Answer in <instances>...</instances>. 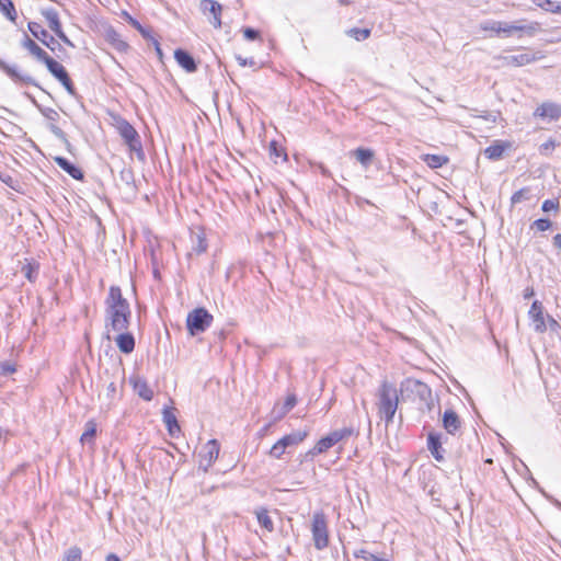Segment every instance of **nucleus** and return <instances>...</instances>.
Instances as JSON below:
<instances>
[{
	"label": "nucleus",
	"instance_id": "16",
	"mask_svg": "<svg viewBox=\"0 0 561 561\" xmlns=\"http://www.w3.org/2000/svg\"><path fill=\"white\" fill-rule=\"evenodd\" d=\"M337 443L340 442L337 440L336 434L334 433V431H332L327 436L322 437L316 444V446L306 454V456L314 457L317 455L323 454Z\"/></svg>",
	"mask_w": 561,
	"mask_h": 561
},
{
	"label": "nucleus",
	"instance_id": "12",
	"mask_svg": "<svg viewBox=\"0 0 561 561\" xmlns=\"http://www.w3.org/2000/svg\"><path fill=\"white\" fill-rule=\"evenodd\" d=\"M199 9L205 15L209 14L213 16L209 22L215 28L221 27L222 5L219 2L215 0H202Z\"/></svg>",
	"mask_w": 561,
	"mask_h": 561
},
{
	"label": "nucleus",
	"instance_id": "22",
	"mask_svg": "<svg viewBox=\"0 0 561 561\" xmlns=\"http://www.w3.org/2000/svg\"><path fill=\"white\" fill-rule=\"evenodd\" d=\"M529 317L535 323V330L537 332H545L547 327L543 318V307L540 301L535 300L529 310Z\"/></svg>",
	"mask_w": 561,
	"mask_h": 561
},
{
	"label": "nucleus",
	"instance_id": "54",
	"mask_svg": "<svg viewBox=\"0 0 561 561\" xmlns=\"http://www.w3.org/2000/svg\"><path fill=\"white\" fill-rule=\"evenodd\" d=\"M242 32H243L244 38L248 41H255V39L260 38V32L255 28L244 27Z\"/></svg>",
	"mask_w": 561,
	"mask_h": 561
},
{
	"label": "nucleus",
	"instance_id": "61",
	"mask_svg": "<svg viewBox=\"0 0 561 561\" xmlns=\"http://www.w3.org/2000/svg\"><path fill=\"white\" fill-rule=\"evenodd\" d=\"M122 178H123L124 180L128 181L129 179H131V178H133V173H131V171H130V170L123 171V172H122Z\"/></svg>",
	"mask_w": 561,
	"mask_h": 561
},
{
	"label": "nucleus",
	"instance_id": "23",
	"mask_svg": "<svg viewBox=\"0 0 561 561\" xmlns=\"http://www.w3.org/2000/svg\"><path fill=\"white\" fill-rule=\"evenodd\" d=\"M130 383L133 385L134 391L144 400L151 401L153 398V391L148 386L146 379L141 377H133L130 378Z\"/></svg>",
	"mask_w": 561,
	"mask_h": 561
},
{
	"label": "nucleus",
	"instance_id": "35",
	"mask_svg": "<svg viewBox=\"0 0 561 561\" xmlns=\"http://www.w3.org/2000/svg\"><path fill=\"white\" fill-rule=\"evenodd\" d=\"M296 403H297L296 396L289 394L278 411L276 408L273 410V413L275 414V419L277 420V419L283 417L286 413H288L296 405Z\"/></svg>",
	"mask_w": 561,
	"mask_h": 561
},
{
	"label": "nucleus",
	"instance_id": "63",
	"mask_svg": "<svg viewBox=\"0 0 561 561\" xmlns=\"http://www.w3.org/2000/svg\"><path fill=\"white\" fill-rule=\"evenodd\" d=\"M319 168H320V172H321L322 175L331 176L330 171L324 165L321 164Z\"/></svg>",
	"mask_w": 561,
	"mask_h": 561
},
{
	"label": "nucleus",
	"instance_id": "59",
	"mask_svg": "<svg viewBox=\"0 0 561 561\" xmlns=\"http://www.w3.org/2000/svg\"><path fill=\"white\" fill-rule=\"evenodd\" d=\"M147 41L154 47V50L160 47V43L152 34L147 38Z\"/></svg>",
	"mask_w": 561,
	"mask_h": 561
},
{
	"label": "nucleus",
	"instance_id": "31",
	"mask_svg": "<svg viewBox=\"0 0 561 561\" xmlns=\"http://www.w3.org/2000/svg\"><path fill=\"white\" fill-rule=\"evenodd\" d=\"M423 161L432 169H438L447 164L449 159L440 154H425Z\"/></svg>",
	"mask_w": 561,
	"mask_h": 561
},
{
	"label": "nucleus",
	"instance_id": "15",
	"mask_svg": "<svg viewBox=\"0 0 561 561\" xmlns=\"http://www.w3.org/2000/svg\"><path fill=\"white\" fill-rule=\"evenodd\" d=\"M442 443V434L436 432H430L427 435V449L431 451L435 460L444 461V453Z\"/></svg>",
	"mask_w": 561,
	"mask_h": 561
},
{
	"label": "nucleus",
	"instance_id": "27",
	"mask_svg": "<svg viewBox=\"0 0 561 561\" xmlns=\"http://www.w3.org/2000/svg\"><path fill=\"white\" fill-rule=\"evenodd\" d=\"M308 436V431H296L288 435L283 436L279 440L284 448L296 446L305 440Z\"/></svg>",
	"mask_w": 561,
	"mask_h": 561
},
{
	"label": "nucleus",
	"instance_id": "24",
	"mask_svg": "<svg viewBox=\"0 0 561 561\" xmlns=\"http://www.w3.org/2000/svg\"><path fill=\"white\" fill-rule=\"evenodd\" d=\"M192 241V251L196 254H202L206 252L208 244L205 238V232L202 228H196V230H192L191 233Z\"/></svg>",
	"mask_w": 561,
	"mask_h": 561
},
{
	"label": "nucleus",
	"instance_id": "2",
	"mask_svg": "<svg viewBox=\"0 0 561 561\" xmlns=\"http://www.w3.org/2000/svg\"><path fill=\"white\" fill-rule=\"evenodd\" d=\"M378 413L388 425L393 421L398 409L399 396L396 387L388 381H383L378 389Z\"/></svg>",
	"mask_w": 561,
	"mask_h": 561
},
{
	"label": "nucleus",
	"instance_id": "64",
	"mask_svg": "<svg viewBox=\"0 0 561 561\" xmlns=\"http://www.w3.org/2000/svg\"><path fill=\"white\" fill-rule=\"evenodd\" d=\"M156 53H157L158 58L161 60V59H162V57H163V53H162L161 47L157 48V49H156Z\"/></svg>",
	"mask_w": 561,
	"mask_h": 561
},
{
	"label": "nucleus",
	"instance_id": "19",
	"mask_svg": "<svg viewBox=\"0 0 561 561\" xmlns=\"http://www.w3.org/2000/svg\"><path fill=\"white\" fill-rule=\"evenodd\" d=\"M21 46L30 51L38 61L45 62L49 55L39 47L26 33L23 34Z\"/></svg>",
	"mask_w": 561,
	"mask_h": 561
},
{
	"label": "nucleus",
	"instance_id": "46",
	"mask_svg": "<svg viewBox=\"0 0 561 561\" xmlns=\"http://www.w3.org/2000/svg\"><path fill=\"white\" fill-rule=\"evenodd\" d=\"M354 557L358 559H364L366 561H389L387 559L379 558L378 556L369 552L366 549H359L354 552Z\"/></svg>",
	"mask_w": 561,
	"mask_h": 561
},
{
	"label": "nucleus",
	"instance_id": "38",
	"mask_svg": "<svg viewBox=\"0 0 561 561\" xmlns=\"http://www.w3.org/2000/svg\"><path fill=\"white\" fill-rule=\"evenodd\" d=\"M345 33L347 36L356 39L357 42H363L370 36L371 30L370 28L353 27V28L347 30Z\"/></svg>",
	"mask_w": 561,
	"mask_h": 561
},
{
	"label": "nucleus",
	"instance_id": "9",
	"mask_svg": "<svg viewBox=\"0 0 561 561\" xmlns=\"http://www.w3.org/2000/svg\"><path fill=\"white\" fill-rule=\"evenodd\" d=\"M0 69L15 83L37 85L36 80L26 72H22L16 65H9L0 58Z\"/></svg>",
	"mask_w": 561,
	"mask_h": 561
},
{
	"label": "nucleus",
	"instance_id": "13",
	"mask_svg": "<svg viewBox=\"0 0 561 561\" xmlns=\"http://www.w3.org/2000/svg\"><path fill=\"white\" fill-rule=\"evenodd\" d=\"M539 58L540 57L537 56V53H533L531 50H526L518 55L503 56L500 59L503 61V65H505V66L520 67V66L528 65Z\"/></svg>",
	"mask_w": 561,
	"mask_h": 561
},
{
	"label": "nucleus",
	"instance_id": "49",
	"mask_svg": "<svg viewBox=\"0 0 561 561\" xmlns=\"http://www.w3.org/2000/svg\"><path fill=\"white\" fill-rule=\"evenodd\" d=\"M560 209V203H559V199H546L543 201L542 205H541V210L543 213H550V211H554L556 214L559 211Z\"/></svg>",
	"mask_w": 561,
	"mask_h": 561
},
{
	"label": "nucleus",
	"instance_id": "29",
	"mask_svg": "<svg viewBox=\"0 0 561 561\" xmlns=\"http://www.w3.org/2000/svg\"><path fill=\"white\" fill-rule=\"evenodd\" d=\"M163 422L165 423L169 433L173 436L175 431H180V426L176 420L175 414L172 410L164 408L163 409Z\"/></svg>",
	"mask_w": 561,
	"mask_h": 561
},
{
	"label": "nucleus",
	"instance_id": "41",
	"mask_svg": "<svg viewBox=\"0 0 561 561\" xmlns=\"http://www.w3.org/2000/svg\"><path fill=\"white\" fill-rule=\"evenodd\" d=\"M57 80L62 84V87L66 89V91L70 95H72V96L77 95L75 84H73L71 78L69 77L68 71L64 72L62 76L59 77Z\"/></svg>",
	"mask_w": 561,
	"mask_h": 561
},
{
	"label": "nucleus",
	"instance_id": "1",
	"mask_svg": "<svg viewBox=\"0 0 561 561\" xmlns=\"http://www.w3.org/2000/svg\"><path fill=\"white\" fill-rule=\"evenodd\" d=\"M105 304L107 325L113 331H126L130 324L131 311L129 302L123 297L118 286L110 287Z\"/></svg>",
	"mask_w": 561,
	"mask_h": 561
},
{
	"label": "nucleus",
	"instance_id": "58",
	"mask_svg": "<svg viewBox=\"0 0 561 561\" xmlns=\"http://www.w3.org/2000/svg\"><path fill=\"white\" fill-rule=\"evenodd\" d=\"M552 244L561 250V233H557L553 238H552Z\"/></svg>",
	"mask_w": 561,
	"mask_h": 561
},
{
	"label": "nucleus",
	"instance_id": "20",
	"mask_svg": "<svg viewBox=\"0 0 561 561\" xmlns=\"http://www.w3.org/2000/svg\"><path fill=\"white\" fill-rule=\"evenodd\" d=\"M176 62L187 72H195L197 65L194 57L185 49L178 48L174 51Z\"/></svg>",
	"mask_w": 561,
	"mask_h": 561
},
{
	"label": "nucleus",
	"instance_id": "44",
	"mask_svg": "<svg viewBox=\"0 0 561 561\" xmlns=\"http://www.w3.org/2000/svg\"><path fill=\"white\" fill-rule=\"evenodd\" d=\"M57 80L62 84V87L66 89V91L70 95H72V96L77 95L75 84H73L71 78L69 77L68 71L64 72L62 76L59 77Z\"/></svg>",
	"mask_w": 561,
	"mask_h": 561
},
{
	"label": "nucleus",
	"instance_id": "51",
	"mask_svg": "<svg viewBox=\"0 0 561 561\" xmlns=\"http://www.w3.org/2000/svg\"><path fill=\"white\" fill-rule=\"evenodd\" d=\"M22 273L30 282H34L37 275V267L26 264L22 267Z\"/></svg>",
	"mask_w": 561,
	"mask_h": 561
},
{
	"label": "nucleus",
	"instance_id": "47",
	"mask_svg": "<svg viewBox=\"0 0 561 561\" xmlns=\"http://www.w3.org/2000/svg\"><path fill=\"white\" fill-rule=\"evenodd\" d=\"M334 433L336 434L339 442L345 440L353 435H358V432L352 426L335 430Z\"/></svg>",
	"mask_w": 561,
	"mask_h": 561
},
{
	"label": "nucleus",
	"instance_id": "56",
	"mask_svg": "<svg viewBox=\"0 0 561 561\" xmlns=\"http://www.w3.org/2000/svg\"><path fill=\"white\" fill-rule=\"evenodd\" d=\"M56 35L68 46L75 47L73 43L69 39V37L65 34V32L61 30L56 33Z\"/></svg>",
	"mask_w": 561,
	"mask_h": 561
},
{
	"label": "nucleus",
	"instance_id": "10",
	"mask_svg": "<svg viewBox=\"0 0 561 561\" xmlns=\"http://www.w3.org/2000/svg\"><path fill=\"white\" fill-rule=\"evenodd\" d=\"M480 27L483 31H492L497 34H500V33L511 34L512 32L526 31V30L533 32L536 28L534 25L524 26V25L508 24L505 22L492 21V20L481 23Z\"/></svg>",
	"mask_w": 561,
	"mask_h": 561
},
{
	"label": "nucleus",
	"instance_id": "30",
	"mask_svg": "<svg viewBox=\"0 0 561 561\" xmlns=\"http://www.w3.org/2000/svg\"><path fill=\"white\" fill-rule=\"evenodd\" d=\"M353 154L357 159L358 162H360L365 168H367L374 158V151L368 148H357L353 151Z\"/></svg>",
	"mask_w": 561,
	"mask_h": 561
},
{
	"label": "nucleus",
	"instance_id": "14",
	"mask_svg": "<svg viewBox=\"0 0 561 561\" xmlns=\"http://www.w3.org/2000/svg\"><path fill=\"white\" fill-rule=\"evenodd\" d=\"M104 38L112 46V48H114L115 50H117L119 53H125L129 48V45L127 44V42L112 26H108L105 28Z\"/></svg>",
	"mask_w": 561,
	"mask_h": 561
},
{
	"label": "nucleus",
	"instance_id": "62",
	"mask_svg": "<svg viewBox=\"0 0 561 561\" xmlns=\"http://www.w3.org/2000/svg\"><path fill=\"white\" fill-rule=\"evenodd\" d=\"M105 561H121V559L115 553H110Z\"/></svg>",
	"mask_w": 561,
	"mask_h": 561
},
{
	"label": "nucleus",
	"instance_id": "25",
	"mask_svg": "<svg viewBox=\"0 0 561 561\" xmlns=\"http://www.w3.org/2000/svg\"><path fill=\"white\" fill-rule=\"evenodd\" d=\"M507 148H511L510 142L495 140L492 145L485 148L484 156L490 160H499L503 157V153Z\"/></svg>",
	"mask_w": 561,
	"mask_h": 561
},
{
	"label": "nucleus",
	"instance_id": "45",
	"mask_svg": "<svg viewBox=\"0 0 561 561\" xmlns=\"http://www.w3.org/2000/svg\"><path fill=\"white\" fill-rule=\"evenodd\" d=\"M82 558V551L79 547H70L64 554L62 561H80Z\"/></svg>",
	"mask_w": 561,
	"mask_h": 561
},
{
	"label": "nucleus",
	"instance_id": "50",
	"mask_svg": "<svg viewBox=\"0 0 561 561\" xmlns=\"http://www.w3.org/2000/svg\"><path fill=\"white\" fill-rule=\"evenodd\" d=\"M556 147H557L556 140L550 138L546 142L540 145L539 152L542 156H549L554 150Z\"/></svg>",
	"mask_w": 561,
	"mask_h": 561
},
{
	"label": "nucleus",
	"instance_id": "28",
	"mask_svg": "<svg viewBox=\"0 0 561 561\" xmlns=\"http://www.w3.org/2000/svg\"><path fill=\"white\" fill-rule=\"evenodd\" d=\"M42 14L46 19V21L48 23V27L55 34L62 30L58 12L55 9L48 8V9L42 10Z\"/></svg>",
	"mask_w": 561,
	"mask_h": 561
},
{
	"label": "nucleus",
	"instance_id": "18",
	"mask_svg": "<svg viewBox=\"0 0 561 561\" xmlns=\"http://www.w3.org/2000/svg\"><path fill=\"white\" fill-rule=\"evenodd\" d=\"M534 115L557 121L561 116V105L552 102H545L536 108Z\"/></svg>",
	"mask_w": 561,
	"mask_h": 561
},
{
	"label": "nucleus",
	"instance_id": "53",
	"mask_svg": "<svg viewBox=\"0 0 561 561\" xmlns=\"http://www.w3.org/2000/svg\"><path fill=\"white\" fill-rule=\"evenodd\" d=\"M286 448L283 447V445H280L279 440H277L271 448L270 450V455L276 459H279L284 453H285Z\"/></svg>",
	"mask_w": 561,
	"mask_h": 561
},
{
	"label": "nucleus",
	"instance_id": "4",
	"mask_svg": "<svg viewBox=\"0 0 561 561\" xmlns=\"http://www.w3.org/2000/svg\"><path fill=\"white\" fill-rule=\"evenodd\" d=\"M30 101L37 107L41 114L48 119L50 123L48 124V129L66 146L68 151H71V144L69 142L66 133L59 128L55 122L59 119V113L50 107H44L37 103L34 96L31 94H26Z\"/></svg>",
	"mask_w": 561,
	"mask_h": 561
},
{
	"label": "nucleus",
	"instance_id": "33",
	"mask_svg": "<svg viewBox=\"0 0 561 561\" xmlns=\"http://www.w3.org/2000/svg\"><path fill=\"white\" fill-rule=\"evenodd\" d=\"M256 518L261 527L272 533L274 530V524L271 519L268 512L266 508H260L255 512Z\"/></svg>",
	"mask_w": 561,
	"mask_h": 561
},
{
	"label": "nucleus",
	"instance_id": "3",
	"mask_svg": "<svg viewBox=\"0 0 561 561\" xmlns=\"http://www.w3.org/2000/svg\"><path fill=\"white\" fill-rule=\"evenodd\" d=\"M214 320L213 314L203 307L195 308L186 317V329L194 336L205 332Z\"/></svg>",
	"mask_w": 561,
	"mask_h": 561
},
{
	"label": "nucleus",
	"instance_id": "40",
	"mask_svg": "<svg viewBox=\"0 0 561 561\" xmlns=\"http://www.w3.org/2000/svg\"><path fill=\"white\" fill-rule=\"evenodd\" d=\"M530 192L531 191L529 187H523V188L516 191L511 197L512 205L530 199Z\"/></svg>",
	"mask_w": 561,
	"mask_h": 561
},
{
	"label": "nucleus",
	"instance_id": "34",
	"mask_svg": "<svg viewBox=\"0 0 561 561\" xmlns=\"http://www.w3.org/2000/svg\"><path fill=\"white\" fill-rule=\"evenodd\" d=\"M533 2L547 12L561 14V2H556L552 0H533Z\"/></svg>",
	"mask_w": 561,
	"mask_h": 561
},
{
	"label": "nucleus",
	"instance_id": "60",
	"mask_svg": "<svg viewBox=\"0 0 561 561\" xmlns=\"http://www.w3.org/2000/svg\"><path fill=\"white\" fill-rule=\"evenodd\" d=\"M115 392H116V385H115V382H111L107 386V393L108 394H114Z\"/></svg>",
	"mask_w": 561,
	"mask_h": 561
},
{
	"label": "nucleus",
	"instance_id": "26",
	"mask_svg": "<svg viewBox=\"0 0 561 561\" xmlns=\"http://www.w3.org/2000/svg\"><path fill=\"white\" fill-rule=\"evenodd\" d=\"M121 332L115 339L116 345L122 353L130 354L135 348V337L129 332Z\"/></svg>",
	"mask_w": 561,
	"mask_h": 561
},
{
	"label": "nucleus",
	"instance_id": "39",
	"mask_svg": "<svg viewBox=\"0 0 561 561\" xmlns=\"http://www.w3.org/2000/svg\"><path fill=\"white\" fill-rule=\"evenodd\" d=\"M552 227V221L549 218H539L531 222L530 230L536 232H543Z\"/></svg>",
	"mask_w": 561,
	"mask_h": 561
},
{
	"label": "nucleus",
	"instance_id": "5",
	"mask_svg": "<svg viewBox=\"0 0 561 561\" xmlns=\"http://www.w3.org/2000/svg\"><path fill=\"white\" fill-rule=\"evenodd\" d=\"M27 28L35 38L48 47L53 53H56L58 58H62L67 55V51L61 44L37 22H28Z\"/></svg>",
	"mask_w": 561,
	"mask_h": 561
},
{
	"label": "nucleus",
	"instance_id": "11",
	"mask_svg": "<svg viewBox=\"0 0 561 561\" xmlns=\"http://www.w3.org/2000/svg\"><path fill=\"white\" fill-rule=\"evenodd\" d=\"M219 455V444L216 439H210L199 453V468L207 471Z\"/></svg>",
	"mask_w": 561,
	"mask_h": 561
},
{
	"label": "nucleus",
	"instance_id": "17",
	"mask_svg": "<svg viewBox=\"0 0 561 561\" xmlns=\"http://www.w3.org/2000/svg\"><path fill=\"white\" fill-rule=\"evenodd\" d=\"M442 423L445 431L450 435H455L461 427L459 415L451 409L444 412Z\"/></svg>",
	"mask_w": 561,
	"mask_h": 561
},
{
	"label": "nucleus",
	"instance_id": "32",
	"mask_svg": "<svg viewBox=\"0 0 561 561\" xmlns=\"http://www.w3.org/2000/svg\"><path fill=\"white\" fill-rule=\"evenodd\" d=\"M47 67V70L50 72V75L57 80L59 77L62 76L64 72H66V68L59 64L57 60L51 58L50 56L45 60L44 62Z\"/></svg>",
	"mask_w": 561,
	"mask_h": 561
},
{
	"label": "nucleus",
	"instance_id": "42",
	"mask_svg": "<svg viewBox=\"0 0 561 561\" xmlns=\"http://www.w3.org/2000/svg\"><path fill=\"white\" fill-rule=\"evenodd\" d=\"M57 80L62 84V87L66 89V91L70 95H72V96L77 95L75 84H73L71 78L69 77L68 71L64 72L62 76L59 77Z\"/></svg>",
	"mask_w": 561,
	"mask_h": 561
},
{
	"label": "nucleus",
	"instance_id": "55",
	"mask_svg": "<svg viewBox=\"0 0 561 561\" xmlns=\"http://www.w3.org/2000/svg\"><path fill=\"white\" fill-rule=\"evenodd\" d=\"M236 59H237L238 64H239L240 66H242V67H245V66H250V67H252V66H254V65H255V61H254V59H253V58H249V59H248V58H243V57H241V56H237V57H236Z\"/></svg>",
	"mask_w": 561,
	"mask_h": 561
},
{
	"label": "nucleus",
	"instance_id": "21",
	"mask_svg": "<svg viewBox=\"0 0 561 561\" xmlns=\"http://www.w3.org/2000/svg\"><path fill=\"white\" fill-rule=\"evenodd\" d=\"M54 162L66 173H68L72 179L75 180H83L84 174L77 165H75L72 162H70L68 159L64 157H54Z\"/></svg>",
	"mask_w": 561,
	"mask_h": 561
},
{
	"label": "nucleus",
	"instance_id": "52",
	"mask_svg": "<svg viewBox=\"0 0 561 561\" xmlns=\"http://www.w3.org/2000/svg\"><path fill=\"white\" fill-rule=\"evenodd\" d=\"M271 154L277 159L282 158L284 161L287 159V154L284 152V150L277 146L275 141H272L270 145Z\"/></svg>",
	"mask_w": 561,
	"mask_h": 561
},
{
	"label": "nucleus",
	"instance_id": "43",
	"mask_svg": "<svg viewBox=\"0 0 561 561\" xmlns=\"http://www.w3.org/2000/svg\"><path fill=\"white\" fill-rule=\"evenodd\" d=\"M57 80L62 84V87L66 89V91L70 95H72V96L77 95L75 84H73L71 78L69 77L68 71L64 72L62 76L59 77Z\"/></svg>",
	"mask_w": 561,
	"mask_h": 561
},
{
	"label": "nucleus",
	"instance_id": "8",
	"mask_svg": "<svg viewBox=\"0 0 561 561\" xmlns=\"http://www.w3.org/2000/svg\"><path fill=\"white\" fill-rule=\"evenodd\" d=\"M408 389L414 393L427 411H432L435 407V399L432 393V389L420 380H408Z\"/></svg>",
	"mask_w": 561,
	"mask_h": 561
},
{
	"label": "nucleus",
	"instance_id": "6",
	"mask_svg": "<svg viewBox=\"0 0 561 561\" xmlns=\"http://www.w3.org/2000/svg\"><path fill=\"white\" fill-rule=\"evenodd\" d=\"M311 533L316 549L322 550L328 547L329 531L324 514L316 513L312 516Z\"/></svg>",
	"mask_w": 561,
	"mask_h": 561
},
{
	"label": "nucleus",
	"instance_id": "48",
	"mask_svg": "<svg viewBox=\"0 0 561 561\" xmlns=\"http://www.w3.org/2000/svg\"><path fill=\"white\" fill-rule=\"evenodd\" d=\"M127 16L131 26H134L145 39L149 38V36L152 34L151 30L142 26L136 19L131 18L130 15Z\"/></svg>",
	"mask_w": 561,
	"mask_h": 561
},
{
	"label": "nucleus",
	"instance_id": "36",
	"mask_svg": "<svg viewBox=\"0 0 561 561\" xmlns=\"http://www.w3.org/2000/svg\"><path fill=\"white\" fill-rule=\"evenodd\" d=\"M0 11L11 21L15 22L18 13L11 0H0Z\"/></svg>",
	"mask_w": 561,
	"mask_h": 561
},
{
	"label": "nucleus",
	"instance_id": "7",
	"mask_svg": "<svg viewBox=\"0 0 561 561\" xmlns=\"http://www.w3.org/2000/svg\"><path fill=\"white\" fill-rule=\"evenodd\" d=\"M116 127L121 137L125 140L129 149L142 154L140 137L134 126L126 119L121 118L117 121Z\"/></svg>",
	"mask_w": 561,
	"mask_h": 561
},
{
	"label": "nucleus",
	"instance_id": "57",
	"mask_svg": "<svg viewBox=\"0 0 561 561\" xmlns=\"http://www.w3.org/2000/svg\"><path fill=\"white\" fill-rule=\"evenodd\" d=\"M1 368H2V374L3 375H9V374H12L15 371V367L9 363H3L1 365Z\"/></svg>",
	"mask_w": 561,
	"mask_h": 561
},
{
	"label": "nucleus",
	"instance_id": "37",
	"mask_svg": "<svg viewBox=\"0 0 561 561\" xmlns=\"http://www.w3.org/2000/svg\"><path fill=\"white\" fill-rule=\"evenodd\" d=\"M96 436V424L94 421H88L85 423V430L80 437L82 444L92 443Z\"/></svg>",
	"mask_w": 561,
	"mask_h": 561
}]
</instances>
